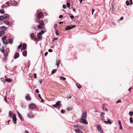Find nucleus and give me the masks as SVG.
I'll use <instances>...</instances> for the list:
<instances>
[{"label": "nucleus", "instance_id": "nucleus-54", "mask_svg": "<svg viewBox=\"0 0 133 133\" xmlns=\"http://www.w3.org/2000/svg\"><path fill=\"white\" fill-rule=\"evenodd\" d=\"M70 17L71 19H74V16L73 15H72Z\"/></svg>", "mask_w": 133, "mask_h": 133}, {"label": "nucleus", "instance_id": "nucleus-37", "mask_svg": "<svg viewBox=\"0 0 133 133\" xmlns=\"http://www.w3.org/2000/svg\"><path fill=\"white\" fill-rule=\"evenodd\" d=\"M4 19V17L2 16H0V20L2 21Z\"/></svg>", "mask_w": 133, "mask_h": 133}, {"label": "nucleus", "instance_id": "nucleus-58", "mask_svg": "<svg viewBox=\"0 0 133 133\" xmlns=\"http://www.w3.org/2000/svg\"><path fill=\"white\" fill-rule=\"evenodd\" d=\"M48 51L49 52H52V50L51 49H49Z\"/></svg>", "mask_w": 133, "mask_h": 133}, {"label": "nucleus", "instance_id": "nucleus-45", "mask_svg": "<svg viewBox=\"0 0 133 133\" xmlns=\"http://www.w3.org/2000/svg\"><path fill=\"white\" fill-rule=\"evenodd\" d=\"M6 38H7L6 36H5L2 38V40H3L6 39Z\"/></svg>", "mask_w": 133, "mask_h": 133}, {"label": "nucleus", "instance_id": "nucleus-50", "mask_svg": "<svg viewBox=\"0 0 133 133\" xmlns=\"http://www.w3.org/2000/svg\"><path fill=\"white\" fill-rule=\"evenodd\" d=\"M65 111H64L63 109H62L61 110V112L62 114H64L65 112Z\"/></svg>", "mask_w": 133, "mask_h": 133}, {"label": "nucleus", "instance_id": "nucleus-31", "mask_svg": "<svg viewBox=\"0 0 133 133\" xmlns=\"http://www.w3.org/2000/svg\"><path fill=\"white\" fill-rule=\"evenodd\" d=\"M4 53V55L5 56H7L8 55V53L6 51H4V52H3Z\"/></svg>", "mask_w": 133, "mask_h": 133}, {"label": "nucleus", "instance_id": "nucleus-14", "mask_svg": "<svg viewBox=\"0 0 133 133\" xmlns=\"http://www.w3.org/2000/svg\"><path fill=\"white\" fill-rule=\"evenodd\" d=\"M0 29L1 30H4V31L6 29V28L5 26H3L0 27Z\"/></svg>", "mask_w": 133, "mask_h": 133}, {"label": "nucleus", "instance_id": "nucleus-24", "mask_svg": "<svg viewBox=\"0 0 133 133\" xmlns=\"http://www.w3.org/2000/svg\"><path fill=\"white\" fill-rule=\"evenodd\" d=\"M22 54L24 56H26L27 55V51H24L22 53Z\"/></svg>", "mask_w": 133, "mask_h": 133}, {"label": "nucleus", "instance_id": "nucleus-52", "mask_svg": "<svg viewBox=\"0 0 133 133\" xmlns=\"http://www.w3.org/2000/svg\"><path fill=\"white\" fill-rule=\"evenodd\" d=\"M38 97L39 98H40V99H42V97H41V95L40 94H39L38 95Z\"/></svg>", "mask_w": 133, "mask_h": 133}, {"label": "nucleus", "instance_id": "nucleus-25", "mask_svg": "<svg viewBox=\"0 0 133 133\" xmlns=\"http://www.w3.org/2000/svg\"><path fill=\"white\" fill-rule=\"evenodd\" d=\"M9 116L8 117L10 118H12V113L11 112V111H10L9 112Z\"/></svg>", "mask_w": 133, "mask_h": 133}, {"label": "nucleus", "instance_id": "nucleus-39", "mask_svg": "<svg viewBox=\"0 0 133 133\" xmlns=\"http://www.w3.org/2000/svg\"><path fill=\"white\" fill-rule=\"evenodd\" d=\"M0 12L1 14H3L4 13V9H1L0 10Z\"/></svg>", "mask_w": 133, "mask_h": 133}, {"label": "nucleus", "instance_id": "nucleus-17", "mask_svg": "<svg viewBox=\"0 0 133 133\" xmlns=\"http://www.w3.org/2000/svg\"><path fill=\"white\" fill-rule=\"evenodd\" d=\"M26 99L28 100H31V98L30 96L29 95V94H28L26 96Z\"/></svg>", "mask_w": 133, "mask_h": 133}, {"label": "nucleus", "instance_id": "nucleus-28", "mask_svg": "<svg viewBox=\"0 0 133 133\" xmlns=\"http://www.w3.org/2000/svg\"><path fill=\"white\" fill-rule=\"evenodd\" d=\"M81 127L79 125H75L74 126V128H81Z\"/></svg>", "mask_w": 133, "mask_h": 133}, {"label": "nucleus", "instance_id": "nucleus-61", "mask_svg": "<svg viewBox=\"0 0 133 133\" xmlns=\"http://www.w3.org/2000/svg\"><path fill=\"white\" fill-rule=\"evenodd\" d=\"M4 60L5 61H7V57H4Z\"/></svg>", "mask_w": 133, "mask_h": 133}, {"label": "nucleus", "instance_id": "nucleus-13", "mask_svg": "<svg viewBox=\"0 0 133 133\" xmlns=\"http://www.w3.org/2000/svg\"><path fill=\"white\" fill-rule=\"evenodd\" d=\"M33 115L30 112H29L28 114V117L30 118H32L33 117Z\"/></svg>", "mask_w": 133, "mask_h": 133}, {"label": "nucleus", "instance_id": "nucleus-21", "mask_svg": "<svg viewBox=\"0 0 133 133\" xmlns=\"http://www.w3.org/2000/svg\"><path fill=\"white\" fill-rule=\"evenodd\" d=\"M3 44L7 45L8 44V41L6 39L3 40Z\"/></svg>", "mask_w": 133, "mask_h": 133}, {"label": "nucleus", "instance_id": "nucleus-18", "mask_svg": "<svg viewBox=\"0 0 133 133\" xmlns=\"http://www.w3.org/2000/svg\"><path fill=\"white\" fill-rule=\"evenodd\" d=\"M5 32L4 30H2L0 31V37H1L4 34Z\"/></svg>", "mask_w": 133, "mask_h": 133}, {"label": "nucleus", "instance_id": "nucleus-46", "mask_svg": "<svg viewBox=\"0 0 133 133\" xmlns=\"http://www.w3.org/2000/svg\"><path fill=\"white\" fill-rule=\"evenodd\" d=\"M63 9H65L66 8V5L65 4H63Z\"/></svg>", "mask_w": 133, "mask_h": 133}, {"label": "nucleus", "instance_id": "nucleus-35", "mask_svg": "<svg viewBox=\"0 0 133 133\" xmlns=\"http://www.w3.org/2000/svg\"><path fill=\"white\" fill-rule=\"evenodd\" d=\"M129 115L130 116H131L133 115V111H130L129 112Z\"/></svg>", "mask_w": 133, "mask_h": 133}, {"label": "nucleus", "instance_id": "nucleus-26", "mask_svg": "<svg viewBox=\"0 0 133 133\" xmlns=\"http://www.w3.org/2000/svg\"><path fill=\"white\" fill-rule=\"evenodd\" d=\"M56 69H54L51 72V74H55L56 72Z\"/></svg>", "mask_w": 133, "mask_h": 133}, {"label": "nucleus", "instance_id": "nucleus-27", "mask_svg": "<svg viewBox=\"0 0 133 133\" xmlns=\"http://www.w3.org/2000/svg\"><path fill=\"white\" fill-rule=\"evenodd\" d=\"M0 51H1L3 53L4 52V48L3 46H2V48L0 49Z\"/></svg>", "mask_w": 133, "mask_h": 133}, {"label": "nucleus", "instance_id": "nucleus-3", "mask_svg": "<svg viewBox=\"0 0 133 133\" xmlns=\"http://www.w3.org/2000/svg\"><path fill=\"white\" fill-rule=\"evenodd\" d=\"M52 106L55 108H56L57 106L58 108H61V104H60V101H58L56 102L55 104L53 105Z\"/></svg>", "mask_w": 133, "mask_h": 133}, {"label": "nucleus", "instance_id": "nucleus-12", "mask_svg": "<svg viewBox=\"0 0 133 133\" xmlns=\"http://www.w3.org/2000/svg\"><path fill=\"white\" fill-rule=\"evenodd\" d=\"M104 122L106 124H110L112 123V122L110 120H108L107 121H104Z\"/></svg>", "mask_w": 133, "mask_h": 133}, {"label": "nucleus", "instance_id": "nucleus-53", "mask_svg": "<svg viewBox=\"0 0 133 133\" xmlns=\"http://www.w3.org/2000/svg\"><path fill=\"white\" fill-rule=\"evenodd\" d=\"M6 7H8V6H5V5H2V8H5Z\"/></svg>", "mask_w": 133, "mask_h": 133}, {"label": "nucleus", "instance_id": "nucleus-1", "mask_svg": "<svg viewBox=\"0 0 133 133\" xmlns=\"http://www.w3.org/2000/svg\"><path fill=\"white\" fill-rule=\"evenodd\" d=\"M87 116V114L86 111H84L82 114L81 119V122L83 123L84 124H88V122L86 121Z\"/></svg>", "mask_w": 133, "mask_h": 133}, {"label": "nucleus", "instance_id": "nucleus-42", "mask_svg": "<svg viewBox=\"0 0 133 133\" xmlns=\"http://www.w3.org/2000/svg\"><path fill=\"white\" fill-rule=\"evenodd\" d=\"M6 4H7V5H8L9 6H10L9 5V4H10V2H9V1H7L6 3Z\"/></svg>", "mask_w": 133, "mask_h": 133}, {"label": "nucleus", "instance_id": "nucleus-51", "mask_svg": "<svg viewBox=\"0 0 133 133\" xmlns=\"http://www.w3.org/2000/svg\"><path fill=\"white\" fill-rule=\"evenodd\" d=\"M121 102V100H119L116 102V103H118Z\"/></svg>", "mask_w": 133, "mask_h": 133}, {"label": "nucleus", "instance_id": "nucleus-7", "mask_svg": "<svg viewBox=\"0 0 133 133\" xmlns=\"http://www.w3.org/2000/svg\"><path fill=\"white\" fill-rule=\"evenodd\" d=\"M105 115V113L103 112H102L100 114V117L102 119H103L104 118V115Z\"/></svg>", "mask_w": 133, "mask_h": 133}, {"label": "nucleus", "instance_id": "nucleus-10", "mask_svg": "<svg viewBox=\"0 0 133 133\" xmlns=\"http://www.w3.org/2000/svg\"><path fill=\"white\" fill-rule=\"evenodd\" d=\"M17 113L18 115V116L20 118V119L21 121H23V118L21 116V114H20V113L18 111L17 112Z\"/></svg>", "mask_w": 133, "mask_h": 133}, {"label": "nucleus", "instance_id": "nucleus-19", "mask_svg": "<svg viewBox=\"0 0 133 133\" xmlns=\"http://www.w3.org/2000/svg\"><path fill=\"white\" fill-rule=\"evenodd\" d=\"M4 19H7L9 18V15L8 14H5L3 16Z\"/></svg>", "mask_w": 133, "mask_h": 133}, {"label": "nucleus", "instance_id": "nucleus-40", "mask_svg": "<svg viewBox=\"0 0 133 133\" xmlns=\"http://www.w3.org/2000/svg\"><path fill=\"white\" fill-rule=\"evenodd\" d=\"M43 26H42L40 25H38L37 26L38 28L39 29H41L43 28V27H42Z\"/></svg>", "mask_w": 133, "mask_h": 133}, {"label": "nucleus", "instance_id": "nucleus-64", "mask_svg": "<svg viewBox=\"0 0 133 133\" xmlns=\"http://www.w3.org/2000/svg\"><path fill=\"white\" fill-rule=\"evenodd\" d=\"M24 133H29L28 131L27 130L25 131V132Z\"/></svg>", "mask_w": 133, "mask_h": 133}, {"label": "nucleus", "instance_id": "nucleus-15", "mask_svg": "<svg viewBox=\"0 0 133 133\" xmlns=\"http://www.w3.org/2000/svg\"><path fill=\"white\" fill-rule=\"evenodd\" d=\"M26 44L24 43L23 44V46H22L23 49L22 48H21V50H22L23 49L25 50L26 49Z\"/></svg>", "mask_w": 133, "mask_h": 133}, {"label": "nucleus", "instance_id": "nucleus-29", "mask_svg": "<svg viewBox=\"0 0 133 133\" xmlns=\"http://www.w3.org/2000/svg\"><path fill=\"white\" fill-rule=\"evenodd\" d=\"M44 31H41L39 32L38 33V34H39L40 35H41L43 34H44Z\"/></svg>", "mask_w": 133, "mask_h": 133}, {"label": "nucleus", "instance_id": "nucleus-43", "mask_svg": "<svg viewBox=\"0 0 133 133\" xmlns=\"http://www.w3.org/2000/svg\"><path fill=\"white\" fill-rule=\"evenodd\" d=\"M67 6L68 7H70V3H67Z\"/></svg>", "mask_w": 133, "mask_h": 133}, {"label": "nucleus", "instance_id": "nucleus-34", "mask_svg": "<svg viewBox=\"0 0 133 133\" xmlns=\"http://www.w3.org/2000/svg\"><path fill=\"white\" fill-rule=\"evenodd\" d=\"M129 120H130V123H132L133 122V120L132 118V117H130Z\"/></svg>", "mask_w": 133, "mask_h": 133}, {"label": "nucleus", "instance_id": "nucleus-41", "mask_svg": "<svg viewBox=\"0 0 133 133\" xmlns=\"http://www.w3.org/2000/svg\"><path fill=\"white\" fill-rule=\"evenodd\" d=\"M60 79H62L63 80H66V78L63 77H60Z\"/></svg>", "mask_w": 133, "mask_h": 133}, {"label": "nucleus", "instance_id": "nucleus-4", "mask_svg": "<svg viewBox=\"0 0 133 133\" xmlns=\"http://www.w3.org/2000/svg\"><path fill=\"white\" fill-rule=\"evenodd\" d=\"M14 123L15 124L16 123V115L14 114L13 115V116L12 117Z\"/></svg>", "mask_w": 133, "mask_h": 133}, {"label": "nucleus", "instance_id": "nucleus-38", "mask_svg": "<svg viewBox=\"0 0 133 133\" xmlns=\"http://www.w3.org/2000/svg\"><path fill=\"white\" fill-rule=\"evenodd\" d=\"M125 3L126 5L127 6L129 5L130 4L129 2L128 1H126Z\"/></svg>", "mask_w": 133, "mask_h": 133}, {"label": "nucleus", "instance_id": "nucleus-56", "mask_svg": "<svg viewBox=\"0 0 133 133\" xmlns=\"http://www.w3.org/2000/svg\"><path fill=\"white\" fill-rule=\"evenodd\" d=\"M35 91L37 93H39V91L38 89H36L35 90Z\"/></svg>", "mask_w": 133, "mask_h": 133}, {"label": "nucleus", "instance_id": "nucleus-49", "mask_svg": "<svg viewBox=\"0 0 133 133\" xmlns=\"http://www.w3.org/2000/svg\"><path fill=\"white\" fill-rule=\"evenodd\" d=\"M118 123L119 125H121V122L119 120L118 121Z\"/></svg>", "mask_w": 133, "mask_h": 133}, {"label": "nucleus", "instance_id": "nucleus-57", "mask_svg": "<svg viewBox=\"0 0 133 133\" xmlns=\"http://www.w3.org/2000/svg\"><path fill=\"white\" fill-rule=\"evenodd\" d=\"M94 9H92V15L93 14V13L94 11Z\"/></svg>", "mask_w": 133, "mask_h": 133}, {"label": "nucleus", "instance_id": "nucleus-44", "mask_svg": "<svg viewBox=\"0 0 133 133\" xmlns=\"http://www.w3.org/2000/svg\"><path fill=\"white\" fill-rule=\"evenodd\" d=\"M22 43L21 44L18 46V49H19L22 46Z\"/></svg>", "mask_w": 133, "mask_h": 133}, {"label": "nucleus", "instance_id": "nucleus-5", "mask_svg": "<svg viewBox=\"0 0 133 133\" xmlns=\"http://www.w3.org/2000/svg\"><path fill=\"white\" fill-rule=\"evenodd\" d=\"M75 26L74 25H72L70 27L69 26H66L65 28V29L66 30H67L68 29H70L72 28H74L75 27Z\"/></svg>", "mask_w": 133, "mask_h": 133}, {"label": "nucleus", "instance_id": "nucleus-62", "mask_svg": "<svg viewBox=\"0 0 133 133\" xmlns=\"http://www.w3.org/2000/svg\"><path fill=\"white\" fill-rule=\"evenodd\" d=\"M39 82H40L41 84L42 83V79H40L39 80Z\"/></svg>", "mask_w": 133, "mask_h": 133}, {"label": "nucleus", "instance_id": "nucleus-36", "mask_svg": "<svg viewBox=\"0 0 133 133\" xmlns=\"http://www.w3.org/2000/svg\"><path fill=\"white\" fill-rule=\"evenodd\" d=\"M6 81L7 82H11V80L10 79L7 78L6 79Z\"/></svg>", "mask_w": 133, "mask_h": 133}, {"label": "nucleus", "instance_id": "nucleus-63", "mask_svg": "<svg viewBox=\"0 0 133 133\" xmlns=\"http://www.w3.org/2000/svg\"><path fill=\"white\" fill-rule=\"evenodd\" d=\"M63 17V16L62 15H60L59 16V18H62Z\"/></svg>", "mask_w": 133, "mask_h": 133}, {"label": "nucleus", "instance_id": "nucleus-30", "mask_svg": "<svg viewBox=\"0 0 133 133\" xmlns=\"http://www.w3.org/2000/svg\"><path fill=\"white\" fill-rule=\"evenodd\" d=\"M37 37L38 38H39L40 39H41L42 38V36H41V35H40L39 34H37Z\"/></svg>", "mask_w": 133, "mask_h": 133}, {"label": "nucleus", "instance_id": "nucleus-9", "mask_svg": "<svg viewBox=\"0 0 133 133\" xmlns=\"http://www.w3.org/2000/svg\"><path fill=\"white\" fill-rule=\"evenodd\" d=\"M75 131L76 133H82V131L79 129H77L75 130Z\"/></svg>", "mask_w": 133, "mask_h": 133}, {"label": "nucleus", "instance_id": "nucleus-32", "mask_svg": "<svg viewBox=\"0 0 133 133\" xmlns=\"http://www.w3.org/2000/svg\"><path fill=\"white\" fill-rule=\"evenodd\" d=\"M8 42L9 43L12 44L13 42V40L11 39H9L8 40Z\"/></svg>", "mask_w": 133, "mask_h": 133}, {"label": "nucleus", "instance_id": "nucleus-16", "mask_svg": "<svg viewBox=\"0 0 133 133\" xmlns=\"http://www.w3.org/2000/svg\"><path fill=\"white\" fill-rule=\"evenodd\" d=\"M3 22L6 25H8L9 24V22L8 20H5Z\"/></svg>", "mask_w": 133, "mask_h": 133}, {"label": "nucleus", "instance_id": "nucleus-47", "mask_svg": "<svg viewBox=\"0 0 133 133\" xmlns=\"http://www.w3.org/2000/svg\"><path fill=\"white\" fill-rule=\"evenodd\" d=\"M7 99V97H6V96H5L4 97V100H5V101L6 102H7V99Z\"/></svg>", "mask_w": 133, "mask_h": 133}, {"label": "nucleus", "instance_id": "nucleus-6", "mask_svg": "<svg viewBox=\"0 0 133 133\" xmlns=\"http://www.w3.org/2000/svg\"><path fill=\"white\" fill-rule=\"evenodd\" d=\"M43 15V14L42 12H39L38 14L37 15V17L38 18H41Z\"/></svg>", "mask_w": 133, "mask_h": 133}, {"label": "nucleus", "instance_id": "nucleus-55", "mask_svg": "<svg viewBox=\"0 0 133 133\" xmlns=\"http://www.w3.org/2000/svg\"><path fill=\"white\" fill-rule=\"evenodd\" d=\"M72 109V108H67V111H70V110H71Z\"/></svg>", "mask_w": 133, "mask_h": 133}, {"label": "nucleus", "instance_id": "nucleus-8", "mask_svg": "<svg viewBox=\"0 0 133 133\" xmlns=\"http://www.w3.org/2000/svg\"><path fill=\"white\" fill-rule=\"evenodd\" d=\"M29 107L30 108L32 109H34L35 108V105L33 104H30Z\"/></svg>", "mask_w": 133, "mask_h": 133}, {"label": "nucleus", "instance_id": "nucleus-2", "mask_svg": "<svg viewBox=\"0 0 133 133\" xmlns=\"http://www.w3.org/2000/svg\"><path fill=\"white\" fill-rule=\"evenodd\" d=\"M96 128L98 131L101 133H102L103 132V130L102 129V128L101 126L99 124H98L96 126Z\"/></svg>", "mask_w": 133, "mask_h": 133}, {"label": "nucleus", "instance_id": "nucleus-48", "mask_svg": "<svg viewBox=\"0 0 133 133\" xmlns=\"http://www.w3.org/2000/svg\"><path fill=\"white\" fill-rule=\"evenodd\" d=\"M57 24H55V25H54V28L55 29L57 27Z\"/></svg>", "mask_w": 133, "mask_h": 133}, {"label": "nucleus", "instance_id": "nucleus-33", "mask_svg": "<svg viewBox=\"0 0 133 133\" xmlns=\"http://www.w3.org/2000/svg\"><path fill=\"white\" fill-rule=\"evenodd\" d=\"M76 85L77 87L79 89H80L81 88V86L78 83H77L76 84Z\"/></svg>", "mask_w": 133, "mask_h": 133}, {"label": "nucleus", "instance_id": "nucleus-59", "mask_svg": "<svg viewBox=\"0 0 133 133\" xmlns=\"http://www.w3.org/2000/svg\"><path fill=\"white\" fill-rule=\"evenodd\" d=\"M120 126V127H119V129H120L121 130H122V125H119Z\"/></svg>", "mask_w": 133, "mask_h": 133}, {"label": "nucleus", "instance_id": "nucleus-22", "mask_svg": "<svg viewBox=\"0 0 133 133\" xmlns=\"http://www.w3.org/2000/svg\"><path fill=\"white\" fill-rule=\"evenodd\" d=\"M18 3L17 2H15L14 3H11V6H16L17 5Z\"/></svg>", "mask_w": 133, "mask_h": 133}, {"label": "nucleus", "instance_id": "nucleus-20", "mask_svg": "<svg viewBox=\"0 0 133 133\" xmlns=\"http://www.w3.org/2000/svg\"><path fill=\"white\" fill-rule=\"evenodd\" d=\"M39 23L41 25L43 26L44 25V23L43 21L42 20H40L39 21Z\"/></svg>", "mask_w": 133, "mask_h": 133}, {"label": "nucleus", "instance_id": "nucleus-11", "mask_svg": "<svg viewBox=\"0 0 133 133\" xmlns=\"http://www.w3.org/2000/svg\"><path fill=\"white\" fill-rule=\"evenodd\" d=\"M19 53L17 52L15 54L14 57V59H16L19 57Z\"/></svg>", "mask_w": 133, "mask_h": 133}, {"label": "nucleus", "instance_id": "nucleus-23", "mask_svg": "<svg viewBox=\"0 0 133 133\" xmlns=\"http://www.w3.org/2000/svg\"><path fill=\"white\" fill-rule=\"evenodd\" d=\"M34 36H35V35H34V33H31L30 35V36L31 38H34Z\"/></svg>", "mask_w": 133, "mask_h": 133}, {"label": "nucleus", "instance_id": "nucleus-60", "mask_svg": "<svg viewBox=\"0 0 133 133\" xmlns=\"http://www.w3.org/2000/svg\"><path fill=\"white\" fill-rule=\"evenodd\" d=\"M48 52H46L44 54L45 56H46L48 54Z\"/></svg>", "mask_w": 133, "mask_h": 133}]
</instances>
